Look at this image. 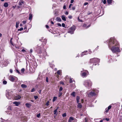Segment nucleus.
<instances>
[{"instance_id": "nucleus-48", "label": "nucleus", "mask_w": 122, "mask_h": 122, "mask_svg": "<svg viewBox=\"0 0 122 122\" xmlns=\"http://www.w3.org/2000/svg\"><path fill=\"white\" fill-rule=\"evenodd\" d=\"M87 25L86 24H84L83 25V27H86Z\"/></svg>"}, {"instance_id": "nucleus-59", "label": "nucleus", "mask_w": 122, "mask_h": 122, "mask_svg": "<svg viewBox=\"0 0 122 122\" xmlns=\"http://www.w3.org/2000/svg\"><path fill=\"white\" fill-rule=\"evenodd\" d=\"M60 83L61 84H64V83H63V82H62V81H60Z\"/></svg>"}, {"instance_id": "nucleus-2", "label": "nucleus", "mask_w": 122, "mask_h": 122, "mask_svg": "<svg viewBox=\"0 0 122 122\" xmlns=\"http://www.w3.org/2000/svg\"><path fill=\"white\" fill-rule=\"evenodd\" d=\"M84 85L86 87L89 88L91 86L92 83L90 80H87L85 81Z\"/></svg>"}, {"instance_id": "nucleus-37", "label": "nucleus", "mask_w": 122, "mask_h": 122, "mask_svg": "<svg viewBox=\"0 0 122 122\" xmlns=\"http://www.w3.org/2000/svg\"><path fill=\"white\" fill-rule=\"evenodd\" d=\"M111 107L112 106H111L110 105L108 107L107 109L109 110L111 108Z\"/></svg>"}, {"instance_id": "nucleus-49", "label": "nucleus", "mask_w": 122, "mask_h": 122, "mask_svg": "<svg viewBox=\"0 0 122 122\" xmlns=\"http://www.w3.org/2000/svg\"><path fill=\"white\" fill-rule=\"evenodd\" d=\"M22 23L24 24H25L26 23V21H23Z\"/></svg>"}, {"instance_id": "nucleus-4", "label": "nucleus", "mask_w": 122, "mask_h": 122, "mask_svg": "<svg viewBox=\"0 0 122 122\" xmlns=\"http://www.w3.org/2000/svg\"><path fill=\"white\" fill-rule=\"evenodd\" d=\"M99 59L96 58H94L91 59L90 60V62L91 63L99 62Z\"/></svg>"}, {"instance_id": "nucleus-3", "label": "nucleus", "mask_w": 122, "mask_h": 122, "mask_svg": "<svg viewBox=\"0 0 122 122\" xmlns=\"http://www.w3.org/2000/svg\"><path fill=\"white\" fill-rule=\"evenodd\" d=\"M75 29L74 26L71 27L69 29L68 33H70L71 34H72L73 33V32L75 30Z\"/></svg>"}, {"instance_id": "nucleus-40", "label": "nucleus", "mask_w": 122, "mask_h": 122, "mask_svg": "<svg viewBox=\"0 0 122 122\" xmlns=\"http://www.w3.org/2000/svg\"><path fill=\"white\" fill-rule=\"evenodd\" d=\"M106 110V112H108L109 110L107 108H106L105 109Z\"/></svg>"}, {"instance_id": "nucleus-32", "label": "nucleus", "mask_w": 122, "mask_h": 122, "mask_svg": "<svg viewBox=\"0 0 122 122\" xmlns=\"http://www.w3.org/2000/svg\"><path fill=\"white\" fill-rule=\"evenodd\" d=\"M73 82L72 79L71 78L70 80V82L71 83H72Z\"/></svg>"}, {"instance_id": "nucleus-12", "label": "nucleus", "mask_w": 122, "mask_h": 122, "mask_svg": "<svg viewBox=\"0 0 122 122\" xmlns=\"http://www.w3.org/2000/svg\"><path fill=\"white\" fill-rule=\"evenodd\" d=\"M61 18L62 20H64V21H66V17L64 15H63L61 16Z\"/></svg>"}, {"instance_id": "nucleus-22", "label": "nucleus", "mask_w": 122, "mask_h": 122, "mask_svg": "<svg viewBox=\"0 0 122 122\" xmlns=\"http://www.w3.org/2000/svg\"><path fill=\"white\" fill-rule=\"evenodd\" d=\"M87 52L86 51H85L84 52H83L81 53V57L83 55H85L86 54H84V53H86Z\"/></svg>"}, {"instance_id": "nucleus-10", "label": "nucleus", "mask_w": 122, "mask_h": 122, "mask_svg": "<svg viewBox=\"0 0 122 122\" xmlns=\"http://www.w3.org/2000/svg\"><path fill=\"white\" fill-rule=\"evenodd\" d=\"M13 104H15L16 106H18L20 104V103L19 102H13Z\"/></svg>"}, {"instance_id": "nucleus-31", "label": "nucleus", "mask_w": 122, "mask_h": 122, "mask_svg": "<svg viewBox=\"0 0 122 122\" xmlns=\"http://www.w3.org/2000/svg\"><path fill=\"white\" fill-rule=\"evenodd\" d=\"M23 30V28L22 27L20 29H19L18 30V31H21Z\"/></svg>"}, {"instance_id": "nucleus-8", "label": "nucleus", "mask_w": 122, "mask_h": 122, "mask_svg": "<svg viewBox=\"0 0 122 122\" xmlns=\"http://www.w3.org/2000/svg\"><path fill=\"white\" fill-rule=\"evenodd\" d=\"M24 4V2L23 1H20L19 3V5L18 6V7L19 8L21 6Z\"/></svg>"}, {"instance_id": "nucleus-58", "label": "nucleus", "mask_w": 122, "mask_h": 122, "mask_svg": "<svg viewBox=\"0 0 122 122\" xmlns=\"http://www.w3.org/2000/svg\"><path fill=\"white\" fill-rule=\"evenodd\" d=\"M10 72L11 73H12V69H10Z\"/></svg>"}, {"instance_id": "nucleus-57", "label": "nucleus", "mask_w": 122, "mask_h": 122, "mask_svg": "<svg viewBox=\"0 0 122 122\" xmlns=\"http://www.w3.org/2000/svg\"><path fill=\"white\" fill-rule=\"evenodd\" d=\"M21 51L23 52H25V50L24 49H22V50H21Z\"/></svg>"}, {"instance_id": "nucleus-38", "label": "nucleus", "mask_w": 122, "mask_h": 122, "mask_svg": "<svg viewBox=\"0 0 122 122\" xmlns=\"http://www.w3.org/2000/svg\"><path fill=\"white\" fill-rule=\"evenodd\" d=\"M78 21L80 22H82V20H81L80 19H79V17H78Z\"/></svg>"}, {"instance_id": "nucleus-9", "label": "nucleus", "mask_w": 122, "mask_h": 122, "mask_svg": "<svg viewBox=\"0 0 122 122\" xmlns=\"http://www.w3.org/2000/svg\"><path fill=\"white\" fill-rule=\"evenodd\" d=\"M21 98L20 96L18 95L15 97V98L16 100H17L20 99Z\"/></svg>"}, {"instance_id": "nucleus-47", "label": "nucleus", "mask_w": 122, "mask_h": 122, "mask_svg": "<svg viewBox=\"0 0 122 122\" xmlns=\"http://www.w3.org/2000/svg\"><path fill=\"white\" fill-rule=\"evenodd\" d=\"M72 4H70L69 6V8H71V6H72Z\"/></svg>"}, {"instance_id": "nucleus-46", "label": "nucleus", "mask_w": 122, "mask_h": 122, "mask_svg": "<svg viewBox=\"0 0 122 122\" xmlns=\"http://www.w3.org/2000/svg\"><path fill=\"white\" fill-rule=\"evenodd\" d=\"M106 3V0H104L103 1V3L104 4H105Z\"/></svg>"}, {"instance_id": "nucleus-42", "label": "nucleus", "mask_w": 122, "mask_h": 122, "mask_svg": "<svg viewBox=\"0 0 122 122\" xmlns=\"http://www.w3.org/2000/svg\"><path fill=\"white\" fill-rule=\"evenodd\" d=\"M46 81L47 82H48V78L47 77H46Z\"/></svg>"}, {"instance_id": "nucleus-39", "label": "nucleus", "mask_w": 122, "mask_h": 122, "mask_svg": "<svg viewBox=\"0 0 122 122\" xmlns=\"http://www.w3.org/2000/svg\"><path fill=\"white\" fill-rule=\"evenodd\" d=\"M62 93L61 92H59V97H60L62 95Z\"/></svg>"}, {"instance_id": "nucleus-61", "label": "nucleus", "mask_w": 122, "mask_h": 122, "mask_svg": "<svg viewBox=\"0 0 122 122\" xmlns=\"http://www.w3.org/2000/svg\"><path fill=\"white\" fill-rule=\"evenodd\" d=\"M46 27L47 28H48L49 27V26L48 25H46Z\"/></svg>"}, {"instance_id": "nucleus-34", "label": "nucleus", "mask_w": 122, "mask_h": 122, "mask_svg": "<svg viewBox=\"0 0 122 122\" xmlns=\"http://www.w3.org/2000/svg\"><path fill=\"white\" fill-rule=\"evenodd\" d=\"M49 101H48L46 103V106H48L49 105Z\"/></svg>"}, {"instance_id": "nucleus-64", "label": "nucleus", "mask_w": 122, "mask_h": 122, "mask_svg": "<svg viewBox=\"0 0 122 122\" xmlns=\"http://www.w3.org/2000/svg\"><path fill=\"white\" fill-rule=\"evenodd\" d=\"M51 23L52 24H54V22L52 21H51Z\"/></svg>"}, {"instance_id": "nucleus-27", "label": "nucleus", "mask_w": 122, "mask_h": 122, "mask_svg": "<svg viewBox=\"0 0 122 122\" xmlns=\"http://www.w3.org/2000/svg\"><path fill=\"white\" fill-rule=\"evenodd\" d=\"M112 0H107V2L108 4H110L112 2Z\"/></svg>"}, {"instance_id": "nucleus-18", "label": "nucleus", "mask_w": 122, "mask_h": 122, "mask_svg": "<svg viewBox=\"0 0 122 122\" xmlns=\"http://www.w3.org/2000/svg\"><path fill=\"white\" fill-rule=\"evenodd\" d=\"M20 23V22L19 21L17 22L16 23V28L18 27L19 26V24Z\"/></svg>"}, {"instance_id": "nucleus-55", "label": "nucleus", "mask_w": 122, "mask_h": 122, "mask_svg": "<svg viewBox=\"0 0 122 122\" xmlns=\"http://www.w3.org/2000/svg\"><path fill=\"white\" fill-rule=\"evenodd\" d=\"M85 122H87V119L86 118H85Z\"/></svg>"}, {"instance_id": "nucleus-28", "label": "nucleus", "mask_w": 122, "mask_h": 122, "mask_svg": "<svg viewBox=\"0 0 122 122\" xmlns=\"http://www.w3.org/2000/svg\"><path fill=\"white\" fill-rule=\"evenodd\" d=\"M3 84H6L7 83V82L5 80H4L3 81Z\"/></svg>"}, {"instance_id": "nucleus-24", "label": "nucleus", "mask_w": 122, "mask_h": 122, "mask_svg": "<svg viewBox=\"0 0 122 122\" xmlns=\"http://www.w3.org/2000/svg\"><path fill=\"white\" fill-rule=\"evenodd\" d=\"M32 15L31 14H30L29 15V20H31L32 19Z\"/></svg>"}, {"instance_id": "nucleus-41", "label": "nucleus", "mask_w": 122, "mask_h": 122, "mask_svg": "<svg viewBox=\"0 0 122 122\" xmlns=\"http://www.w3.org/2000/svg\"><path fill=\"white\" fill-rule=\"evenodd\" d=\"M16 72L18 73H19V74H20V72L19 71L17 70H16Z\"/></svg>"}, {"instance_id": "nucleus-19", "label": "nucleus", "mask_w": 122, "mask_h": 122, "mask_svg": "<svg viewBox=\"0 0 122 122\" xmlns=\"http://www.w3.org/2000/svg\"><path fill=\"white\" fill-rule=\"evenodd\" d=\"M80 99V97L77 96L76 97V101L77 103H78L79 102V99Z\"/></svg>"}, {"instance_id": "nucleus-45", "label": "nucleus", "mask_w": 122, "mask_h": 122, "mask_svg": "<svg viewBox=\"0 0 122 122\" xmlns=\"http://www.w3.org/2000/svg\"><path fill=\"white\" fill-rule=\"evenodd\" d=\"M35 89L34 88H33L31 90V92H34L35 91Z\"/></svg>"}, {"instance_id": "nucleus-15", "label": "nucleus", "mask_w": 122, "mask_h": 122, "mask_svg": "<svg viewBox=\"0 0 122 122\" xmlns=\"http://www.w3.org/2000/svg\"><path fill=\"white\" fill-rule=\"evenodd\" d=\"M9 78L10 80L12 81H14L15 80L14 78L12 76H10Z\"/></svg>"}, {"instance_id": "nucleus-43", "label": "nucleus", "mask_w": 122, "mask_h": 122, "mask_svg": "<svg viewBox=\"0 0 122 122\" xmlns=\"http://www.w3.org/2000/svg\"><path fill=\"white\" fill-rule=\"evenodd\" d=\"M62 26L63 27H65V25L64 23H62Z\"/></svg>"}, {"instance_id": "nucleus-35", "label": "nucleus", "mask_w": 122, "mask_h": 122, "mask_svg": "<svg viewBox=\"0 0 122 122\" xmlns=\"http://www.w3.org/2000/svg\"><path fill=\"white\" fill-rule=\"evenodd\" d=\"M62 89H63V88H62V87H61L60 88L59 91H62Z\"/></svg>"}, {"instance_id": "nucleus-51", "label": "nucleus", "mask_w": 122, "mask_h": 122, "mask_svg": "<svg viewBox=\"0 0 122 122\" xmlns=\"http://www.w3.org/2000/svg\"><path fill=\"white\" fill-rule=\"evenodd\" d=\"M68 12L67 11H66L65 13V14L66 15H67L68 14Z\"/></svg>"}, {"instance_id": "nucleus-6", "label": "nucleus", "mask_w": 122, "mask_h": 122, "mask_svg": "<svg viewBox=\"0 0 122 122\" xmlns=\"http://www.w3.org/2000/svg\"><path fill=\"white\" fill-rule=\"evenodd\" d=\"M85 71L84 72L82 73L81 74V76L83 77H86L87 76V75L88 74V72L87 70L84 71Z\"/></svg>"}, {"instance_id": "nucleus-13", "label": "nucleus", "mask_w": 122, "mask_h": 122, "mask_svg": "<svg viewBox=\"0 0 122 122\" xmlns=\"http://www.w3.org/2000/svg\"><path fill=\"white\" fill-rule=\"evenodd\" d=\"M21 86L22 88H25L27 87V86L24 84H22L21 85Z\"/></svg>"}, {"instance_id": "nucleus-20", "label": "nucleus", "mask_w": 122, "mask_h": 122, "mask_svg": "<svg viewBox=\"0 0 122 122\" xmlns=\"http://www.w3.org/2000/svg\"><path fill=\"white\" fill-rule=\"evenodd\" d=\"M8 5V4L7 3L5 2V3L4 5V6L5 7H7Z\"/></svg>"}, {"instance_id": "nucleus-54", "label": "nucleus", "mask_w": 122, "mask_h": 122, "mask_svg": "<svg viewBox=\"0 0 122 122\" xmlns=\"http://www.w3.org/2000/svg\"><path fill=\"white\" fill-rule=\"evenodd\" d=\"M72 16L71 15L69 16H68V18L70 19H71L72 18Z\"/></svg>"}, {"instance_id": "nucleus-11", "label": "nucleus", "mask_w": 122, "mask_h": 122, "mask_svg": "<svg viewBox=\"0 0 122 122\" xmlns=\"http://www.w3.org/2000/svg\"><path fill=\"white\" fill-rule=\"evenodd\" d=\"M74 119L73 117H70L69 119V122H71L73 120H74Z\"/></svg>"}, {"instance_id": "nucleus-21", "label": "nucleus", "mask_w": 122, "mask_h": 122, "mask_svg": "<svg viewBox=\"0 0 122 122\" xmlns=\"http://www.w3.org/2000/svg\"><path fill=\"white\" fill-rule=\"evenodd\" d=\"M71 95L73 97H75L76 96L75 92H73L71 94Z\"/></svg>"}, {"instance_id": "nucleus-36", "label": "nucleus", "mask_w": 122, "mask_h": 122, "mask_svg": "<svg viewBox=\"0 0 122 122\" xmlns=\"http://www.w3.org/2000/svg\"><path fill=\"white\" fill-rule=\"evenodd\" d=\"M34 97L35 98V99L36 100L38 98V97L37 96H34Z\"/></svg>"}, {"instance_id": "nucleus-63", "label": "nucleus", "mask_w": 122, "mask_h": 122, "mask_svg": "<svg viewBox=\"0 0 122 122\" xmlns=\"http://www.w3.org/2000/svg\"><path fill=\"white\" fill-rule=\"evenodd\" d=\"M27 28V27L26 26H25L24 27V29L25 30Z\"/></svg>"}, {"instance_id": "nucleus-56", "label": "nucleus", "mask_w": 122, "mask_h": 122, "mask_svg": "<svg viewBox=\"0 0 122 122\" xmlns=\"http://www.w3.org/2000/svg\"><path fill=\"white\" fill-rule=\"evenodd\" d=\"M74 0H71V3H72L74 2Z\"/></svg>"}, {"instance_id": "nucleus-17", "label": "nucleus", "mask_w": 122, "mask_h": 122, "mask_svg": "<svg viewBox=\"0 0 122 122\" xmlns=\"http://www.w3.org/2000/svg\"><path fill=\"white\" fill-rule=\"evenodd\" d=\"M56 20L57 21L59 22L61 21V19L59 17H57Z\"/></svg>"}, {"instance_id": "nucleus-62", "label": "nucleus", "mask_w": 122, "mask_h": 122, "mask_svg": "<svg viewBox=\"0 0 122 122\" xmlns=\"http://www.w3.org/2000/svg\"><path fill=\"white\" fill-rule=\"evenodd\" d=\"M32 49H31L30 50V53H32Z\"/></svg>"}, {"instance_id": "nucleus-14", "label": "nucleus", "mask_w": 122, "mask_h": 122, "mask_svg": "<svg viewBox=\"0 0 122 122\" xmlns=\"http://www.w3.org/2000/svg\"><path fill=\"white\" fill-rule=\"evenodd\" d=\"M26 106L28 108L29 107L31 106V104L30 103H26L25 104Z\"/></svg>"}, {"instance_id": "nucleus-33", "label": "nucleus", "mask_w": 122, "mask_h": 122, "mask_svg": "<svg viewBox=\"0 0 122 122\" xmlns=\"http://www.w3.org/2000/svg\"><path fill=\"white\" fill-rule=\"evenodd\" d=\"M40 115H41V114H40V113H39L38 114H37V117H38V118H39L40 117Z\"/></svg>"}, {"instance_id": "nucleus-7", "label": "nucleus", "mask_w": 122, "mask_h": 122, "mask_svg": "<svg viewBox=\"0 0 122 122\" xmlns=\"http://www.w3.org/2000/svg\"><path fill=\"white\" fill-rule=\"evenodd\" d=\"M87 94L88 96H93L96 95V94L94 92H90L89 94L87 93Z\"/></svg>"}, {"instance_id": "nucleus-23", "label": "nucleus", "mask_w": 122, "mask_h": 122, "mask_svg": "<svg viewBox=\"0 0 122 122\" xmlns=\"http://www.w3.org/2000/svg\"><path fill=\"white\" fill-rule=\"evenodd\" d=\"M61 72V70H59L57 72V73L58 75L60 74Z\"/></svg>"}, {"instance_id": "nucleus-30", "label": "nucleus", "mask_w": 122, "mask_h": 122, "mask_svg": "<svg viewBox=\"0 0 122 122\" xmlns=\"http://www.w3.org/2000/svg\"><path fill=\"white\" fill-rule=\"evenodd\" d=\"M66 113H64L62 115V116L63 117H66Z\"/></svg>"}, {"instance_id": "nucleus-16", "label": "nucleus", "mask_w": 122, "mask_h": 122, "mask_svg": "<svg viewBox=\"0 0 122 122\" xmlns=\"http://www.w3.org/2000/svg\"><path fill=\"white\" fill-rule=\"evenodd\" d=\"M78 103V105H77V107H78L81 108L82 107V106L81 105L80 103Z\"/></svg>"}, {"instance_id": "nucleus-25", "label": "nucleus", "mask_w": 122, "mask_h": 122, "mask_svg": "<svg viewBox=\"0 0 122 122\" xmlns=\"http://www.w3.org/2000/svg\"><path fill=\"white\" fill-rule=\"evenodd\" d=\"M57 98V97H54L53 98V101H55Z\"/></svg>"}, {"instance_id": "nucleus-52", "label": "nucleus", "mask_w": 122, "mask_h": 122, "mask_svg": "<svg viewBox=\"0 0 122 122\" xmlns=\"http://www.w3.org/2000/svg\"><path fill=\"white\" fill-rule=\"evenodd\" d=\"M88 4V3L87 2H85L84 4V5H86Z\"/></svg>"}, {"instance_id": "nucleus-60", "label": "nucleus", "mask_w": 122, "mask_h": 122, "mask_svg": "<svg viewBox=\"0 0 122 122\" xmlns=\"http://www.w3.org/2000/svg\"><path fill=\"white\" fill-rule=\"evenodd\" d=\"M106 120L107 121H108L109 120V119L106 118Z\"/></svg>"}, {"instance_id": "nucleus-26", "label": "nucleus", "mask_w": 122, "mask_h": 122, "mask_svg": "<svg viewBox=\"0 0 122 122\" xmlns=\"http://www.w3.org/2000/svg\"><path fill=\"white\" fill-rule=\"evenodd\" d=\"M58 109V108H57V109H56L54 110V114H56V113L57 112V110Z\"/></svg>"}, {"instance_id": "nucleus-53", "label": "nucleus", "mask_w": 122, "mask_h": 122, "mask_svg": "<svg viewBox=\"0 0 122 122\" xmlns=\"http://www.w3.org/2000/svg\"><path fill=\"white\" fill-rule=\"evenodd\" d=\"M57 24L59 26H61V24L60 23H58Z\"/></svg>"}, {"instance_id": "nucleus-29", "label": "nucleus", "mask_w": 122, "mask_h": 122, "mask_svg": "<svg viewBox=\"0 0 122 122\" xmlns=\"http://www.w3.org/2000/svg\"><path fill=\"white\" fill-rule=\"evenodd\" d=\"M25 71V69L24 68H22L21 69V71L22 73H24Z\"/></svg>"}, {"instance_id": "nucleus-50", "label": "nucleus", "mask_w": 122, "mask_h": 122, "mask_svg": "<svg viewBox=\"0 0 122 122\" xmlns=\"http://www.w3.org/2000/svg\"><path fill=\"white\" fill-rule=\"evenodd\" d=\"M63 8L64 9H66V5H64L63 7Z\"/></svg>"}, {"instance_id": "nucleus-44", "label": "nucleus", "mask_w": 122, "mask_h": 122, "mask_svg": "<svg viewBox=\"0 0 122 122\" xmlns=\"http://www.w3.org/2000/svg\"><path fill=\"white\" fill-rule=\"evenodd\" d=\"M75 9V6H73L72 8V10H74Z\"/></svg>"}, {"instance_id": "nucleus-5", "label": "nucleus", "mask_w": 122, "mask_h": 122, "mask_svg": "<svg viewBox=\"0 0 122 122\" xmlns=\"http://www.w3.org/2000/svg\"><path fill=\"white\" fill-rule=\"evenodd\" d=\"M12 92L9 90L7 91V92L6 93V96L7 98L8 99H10L11 96V93Z\"/></svg>"}, {"instance_id": "nucleus-1", "label": "nucleus", "mask_w": 122, "mask_h": 122, "mask_svg": "<svg viewBox=\"0 0 122 122\" xmlns=\"http://www.w3.org/2000/svg\"><path fill=\"white\" fill-rule=\"evenodd\" d=\"M108 47L111 49L113 53H117L120 51L118 47V42L114 38H111L109 40L108 43Z\"/></svg>"}]
</instances>
